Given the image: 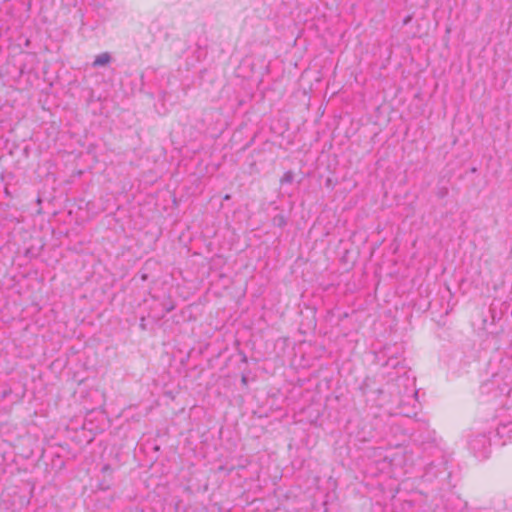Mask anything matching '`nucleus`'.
<instances>
[{
	"mask_svg": "<svg viewBox=\"0 0 512 512\" xmlns=\"http://www.w3.org/2000/svg\"><path fill=\"white\" fill-rule=\"evenodd\" d=\"M111 61V56L108 52H104L96 56L93 67L105 66Z\"/></svg>",
	"mask_w": 512,
	"mask_h": 512,
	"instance_id": "f257e3e1",
	"label": "nucleus"
},
{
	"mask_svg": "<svg viewBox=\"0 0 512 512\" xmlns=\"http://www.w3.org/2000/svg\"><path fill=\"white\" fill-rule=\"evenodd\" d=\"M477 444H482L483 446H485L486 444H489V440L485 436H481L478 439L473 440L471 442V447L473 450L476 449Z\"/></svg>",
	"mask_w": 512,
	"mask_h": 512,
	"instance_id": "f03ea898",
	"label": "nucleus"
},
{
	"mask_svg": "<svg viewBox=\"0 0 512 512\" xmlns=\"http://www.w3.org/2000/svg\"><path fill=\"white\" fill-rule=\"evenodd\" d=\"M174 308H175V305L173 303L163 304V312L161 315L157 316V319L163 318L166 313L171 312L172 310H174Z\"/></svg>",
	"mask_w": 512,
	"mask_h": 512,
	"instance_id": "7ed1b4c3",
	"label": "nucleus"
},
{
	"mask_svg": "<svg viewBox=\"0 0 512 512\" xmlns=\"http://www.w3.org/2000/svg\"><path fill=\"white\" fill-rule=\"evenodd\" d=\"M293 181V173L291 171L286 172L281 178V182L291 183Z\"/></svg>",
	"mask_w": 512,
	"mask_h": 512,
	"instance_id": "20e7f679",
	"label": "nucleus"
},
{
	"mask_svg": "<svg viewBox=\"0 0 512 512\" xmlns=\"http://www.w3.org/2000/svg\"><path fill=\"white\" fill-rule=\"evenodd\" d=\"M448 195V188L446 187H442V188H439L438 191H437V196L439 198H444Z\"/></svg>",
	"mask_w": 512,
	"mask_h": 512,
	"instance_id": "39448f33",
	"label": "nucleus"
},
{
	"mask_svg": "<svg viewBox=\"0 0 512 512\" xmlns=\"http://www.w3.org/2000/svg\"><path fill=\"white\" fill-rule=\"evenodd\" d=\"M229 199H230V195L227 194L224 196V200H229Z\"/></svg>",
	"mask_w": 512,
	"mask_h": 512,
	"instance_id": "423d86ee",
	"label": "nucleus"
}]
</instances>
